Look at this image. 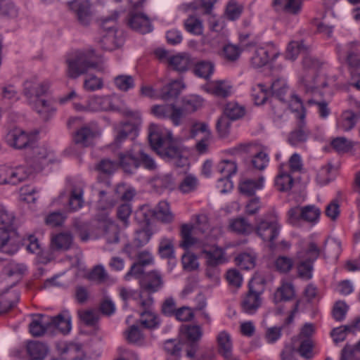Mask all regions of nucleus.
Segmentation results:
<instances>
[{
    "instance_id": "53",
    "label": "nucleus",
    "mask_w": 360,
    "mask_h": 360,
    "mask_svg": "<svg viewBox=\"0 0 360 360\" xmlns=\"http://www.w3.org/2000/svg\"><path fill=\"white\" fill-rule=\"evenodd\" d=\"M198 186V179L192 175H186L179 186V191L183 193H188L195 191Z\"/></svg>"
},
{
    "instance_id": "56",
    "label": "nucleus",
    "mask_w": 360,
    "mask_h": 360,
    "mask_svg": "<svg viewBox=\"0 0 360 360\" xmlns=\"http://www.w3.org/2000/svg\"><path fill=\"white\" fill-rule=\"evenodd\" d=\"M203 100L198 96L192 95L183 100V108L186 112H193L202 105Z\"/></svg>"
},
{
    "instance_id": "37",
    "label": "nucleus",
    "mask_w": 360,
    "mask_h": 360,
    "mask_svg": "<svg viewBox=\"0 0 360 360\" xmlns=\"http://www.w3.org/2000/svg\"><path fill=\"white\" fill-rule=\"evenodd\" d=\"M294 184V179L288 171L280 168L279 172L275 179V185L280 191H290Z\"/></svg>"
},
{
    "instance_id": "4",
    "label": "nucleus",
    "mask_w": 360,
    "mask_h": 360,
    "mask_svg": "<svg viewBox=\"0 0 360 360\" xmlns=\"http://www.w3.org/2000/svg\"><path fill=\"white\" fill-rule=\"evenodd\" d=\"M264 284V279L259 276L253 277L250 281L248 291L241 302L242 309L245 313L254 314L261 307Z\"/></svg>"
},
{
    "instance_id": "2",
    "label": "nucleus",
    "mask_w": 360,
    "mask_h": 360,
    "mask_svg": "<svg viewBox=\"0 0 360 360\" xmlns=\"http://www.w3.org/2000/svg\"><path fill=\"white\" fill-rule=\"evenodd\" d=\"M66 75L70 79H77L90 70H103L102 60L94 49L77 50L68 54L65 59Z\"/></svg>"
},
{
    "instance_id": "9",
    "label": "nucleus",
    "mask_w": 360,
    "mask_h": 360,
    "mask_svg": "<svg viewBox=\"0 0 360 360\" xmlns=\"http://www.w3.org/2000/svg\"><path fill=\"white\" fill-rule=\"evenodd\" d=\"M36 136L28 134L20 128H13L10 129L6 135V142L11 147L18 149L30 148L32 144L35 143Z\"/></svg>"
},
{
    "instance_id": "44",
    "label": "nucleus",
    "mask_w": 360,
    "mask_h": 360,
    "mask_svg": "<svg viewBox=\"0 0 360 360\" xmlns=\"http://www.w3.org/2000/svg\"><path fill=\"white\" fill-rule=\"evenodd\" d=\"M346 61L347 64L353 68L360 67V49L354 44H349L345 51Z\"/></svg>"
},
{
    "instance_id": "38",
    "label": "nucleus",
    "mask_w": 360,
    "mask_h": 360,
    "mask_svg": "<svg viewBox=\"0 0 360 360\" xmlns=\"http://www.w3.org/2000/svg\"><path fill=\"white\" fill-rule=\"evenodd\" d=\"M58 349L62 356V360H75L81 350V345L73 342H63L58 345Z\"/></svg>"
},
{
    "instance_id": "5",
    "label": "nucleus",
    "mask_w": 360,
    "mask_h": 360,
    "mask_svg": "<svg viewBox=\"0 0 360 360\" xmlns=\"http://www.w3.org/2000/svg\"><path fill=\"white\" fill-rule=\"evenodd\" d=\"M281 228L276 215L270 214L258 220L255 232L263 241L269 242V248L273 250L275 248L274 241L280 233Z\"/></svg>"
},
{
    "instance_id": "45",
    "label": "nucleus",
    "mask_w": 360,
    "mask_h": 360,
    "mask_svg": "<svg viewBox=\"0 0 360 360\" xmlns=\"http://www.w3.org/2000/svg\"><path fill=\"white\" fill-rule=\"evenodd\" d=\"M245 114V109L237 103H228L223 111V115L230 118L232 120H236L242 117Z\"/></svg>"
},
{
    "instance_id": "1",
    "label": "nucleus",
    "mask_w": 360,
    "mask_h": 360,
    "mask_svg": "<svg viewBox=\"0 0 360 360\" xmlns=\"http://www.w3.org/2000/svg\"><path fill=\"white\" fill-rule=\"evenodd\" d=\"M148 141L152 149L163 159L174 161L179 167L187 162L181 147L173 139L171 131L151 124L148 128Z\"/></svg>"
},
{
    "instance_id": "40",
    "label": "nucleus",
    "mask_w": 360,
    "mask_h": 360,
    "mask_svg": "<svg viewBox=\"0 0 360 360\" xmlns=\"http://www.w3.org/2000/svg\"><path fill=\"white\" fill-rule=\"evenodd\" d=\"M295 295L293 285L290 283H284L277 288L274 293L276 303L286 302L291 300Z\"/></svg>"
},
{
    "instance_id": "33",
    "label": "nucleus",
    "mask_w": 360,
    "mask_h": 360,
    "mask_svg": "<svg viewBox=\"0 0 360 360\" xmlns=\"http://www.w3.org/2000/svg\"><path fill=\"white\" fill-rule=\"evenodd\" d=\"M26 351L30 360H42L47 354V346L39 341L27 342Z\"/></svg>"
},
{
    "instance_id": "26",
    "label": "nucleus",
    "mask_w": 360,
    "mask_h": 360,
    "mask_svg": "<svg viewBox=\"0 0 360 360\" xmlns=\"http://www.w3.org/2000/svg\"><path fill=\"white\" fill-rule=\"evenodd\" d=\"M73 236L69 231L60 232L51 238V248L53 251H66L73 245Z\"/></svg>"
},
{
    "instance_id": "49",
    "label": "nucleus",
    "mask_w": 360,
    "mask_h": 360,
    "mask_svg": "<svg viewBox=\"0 0 360 360\" xmlns=\"http://www.w3.org/2000/svg\"><path fill=\"white\" fill-rule=\"evenodd\" d=\"M193 226L188 224H184L181 228V236L182 240L180 245L184 248L188 249L197 243L195 238L191 236Z\"/></svg>"
},
{
    "instance_id": "14",
    "label": "nucleus",
    "mask_w": 360,
    "mask_h": 360,
    "mask_svg": "<svg viewBox=\"0 0 360 360\" xmlns=\"http://www.w3.org/2000/svg\"><path fill=\"white\" fill-rule=\"evenodd\" d=\"M50 321H51V316L47 315H32L29 325L30 333L32 336L40 337L47 331L51 332Z\"/></svg>"
},
{
    "instance_id": "24",
    "label": "nucleus",
    "mask_w": 360,
    "mask_h": 360,
    "mask_svg": "<svg viewBox=\"0 0 360 360\" xmlns=\"http://www.w3.org/2000/svg\"><path fill=\"white\" fill-rule=\"evenodd\" d=\"M51 332L58 330L63 334H68L71 330V316L67 310L63 311L56 316H51Z\"/></svg>"
},
{
    "instance_id": "11",
    "label": "nucleus",
    "mask_w": 360,
    "mask_h": 360,
    "mask_svg": "<svg viewBox=\"0 0 360 360\" xmlns=\"http://www.w3.org/2000/svg\"><path fill=\"white\" fill-rule=\"evenodd\" d=\"M137 148H139V144L136 143L130 150L119 154L120 165L125 173L133 174L140 167Z\"/></svg>"
},
{
    "instance_id": "61",
    "label": "nucleus",
    "mask_w": 360,
    "mask_h": 360,
    "mask_svg": "<svg viewBox=\"0 0 360 360\" xmlns=\"http://www.w3.org/2000/svg\"><path fill=\"white\" fill-rule=\"evenodd\" d=\"M0 222L4 226L5 229L9 230V231L14 232V223L15 217L12 212H9L5 207L0 209Z\"/></svg>"
},
{
    "instance_id": "8",
    "label": "nucleus",
    "mask_w": 360,
    "mask_h": 360,
    "mask_svg": "<svg viewBox=\"0 0 360 360\" xmlns=\"http://www.w3.org/2000/svg\"><path fill=\"white\" fill-rule=\"evenodd\" d=\"M27 164L30 165L36 172L40 171L53 160V154L44 146H39L35 138V143L27 150Z\"/></svg>"
},
{
    "instance_id": "39",
    "label": "nucleus",
    "mask_w": 360,
    "mask_h": 360,
    "mask_svg": "<svg viewBox=\"0 0 360 360\" xmlns=\"http://www.w3.org/2000/svg\"><path fill=\"white\" fill-rule=\"evenodd\" d=\"M168 65L174 70L183 72L188 70L190 65L189 57L184 53H178L168 58Z\"/></svg>"
},
{
    "instance_id": "60",
    "label": "nucleus",
    "mask_w": 360,
    "mask_h": 360,
    "mask_svg": "<svg viewBox=\"0 0 360 360\" xmlns=\"http://www.w3.org/2000/svg\"><path fill=\"white\" fill-rule=\"evenodd\" d=\"M323 64L324 63L323 61L310 55L304 56L302 60L303 68L306 70L311 71L312 73L319 70Z\"/></svg>"
},
{
    "instance_id": "10",
    "label": "nucleus",
    "mask_w": 360,
    "mask_h": 360,
    "mask_svg": "<svg viewBox=\"0 0 360 360\" xmlns=\"http://www.w3.org/2000/svg\"><path fill=\"white\" fill-rule=\"evenodd\" d=\"M89 108L94 111L98 110H113L118 111L122 114L132 117L134 113L127 108H119L112 104L111 98L109 96H94L89 102Z\"/></svg>"
},
{
    "instance_id": "64",
    "label": "nucleus",
    "mask_w": 360,
    "mask_h": 360,
    "mask_svg": "<svg viewBox=\"0 0 360 360\" xmlns=\"http://www.w3.org/2000/svg\"><path fill=\"white\" fill-rule=\"evenodd\" d=\"M108 278V274L102 265H97L94 266L89 274V278L91 281L97 282L98 283H105Z\"/></svg>"
},
{
    "instance_id": "3",
    "label": "nucleus",
    "mask_w": 360,
    "mask_h": 360,
    "mask_svg": "<svg viewBox=\"0 0 360 360\" xmlns=\"http://www.w3.org/2000/svg\"><path fill=\"white\" fill-rule=\"evenodd\" d=\"M321 250L314 243H308L305 248L300 250L297 257L299 262L297 265L298 276L304 280H309L313 276L314 262L319 257Z\"/></svg>"
},
{
    "instance_id": "30",
    "label": "nucleus",
    "mask_w": 360,
    "mask_h": 360,
    "mask_svg": "<svg viewBox=\"0 0 360 360\" xmlns=\"http://www.w3.org/2000/svg\"><path fill=\"white\" fill-rule=\"evenodd\" d=\"M13 234L14 232L0 227V250L2 252L12 255L18 250V246L12 238Z\"/></svg>"
},
{
    "instance_id": "6",
    "label": "nucleus",
    "mask_w": 360,
    "mask_h": 360,
    "mask_svg": "<svg viewBox=\"0 0 360 360\" xmlns=\"http://www.w3.org/2000/svg\"><path fill=\"white\" fill-rule=\"evenodd\" d=\"M118 15L119 13L115 11L111 16L103 20V31L98 41V44L104 51H113L122 44V38L117 37V31L114 29L115 21L118 18Z\"/></svg>"
},
{
    "instance_id": "43",
    "label": "nucleus",
    "mask_w": 360,
    "mask_h": 360,
    "mask_svg": "<svg viewBox=\"0 0 360 360\" xmlns=\"http://www.w3.org/2000/svg\"><path fill=\"white\" fill-rule=\"evenodd\" d=\"M214 71V64L210 60L198 62L194 68L195 74L202 78L208 79Z\"/></svg>"
},
{
    "instance_id": "35",
    "label": "nucleus",
    "mask_w": 360,
    "mask_h": 360,
    "mask_svg": "<svg viewBox=\"0 0 360 360\" xmlns=\"http://www.w3.org/2000/svg\"><path fill=\"white\" fill-rule=\"evenodd\" d=\"M264 177L260 176L257 179H243L240 180L238 188L241 193L251 195L255 192L263 187Z\"/></svg>"
},
{
    "instance_id": "31",
    "label": "nucleus",
    "mask_w": 360,
    "mask_h": 360,
    "mask_svg": "<svg viewBox=\"0 0 360 360\" xmlns=\"http://www.w3.org/2000/svg\"><path fill=\"white\" fill-rule=\"evenodd\" d=\"M205 91L219 97H227L231 94L232 86L227 81L217 80L204 87Z\"/></svg>"
},
{
    "instance_id": "36",
    "label": "nucleus",
    "mask_w": 360,
    "mask_h": 360,
    "mask_svg": "<svg viewBox=\"0 0 360 360\" xmlns=\"http://www.w3.org/2000/svg\"><path fill=\"white\" fill-rule=\"evenodd\" d=\"M184 88V85L180 80H174L161 89L160 98L165 101L174 98Z\"/></svg>"
},
{
    "instance_id": "25",
    "label": "nucleus",
    "mask_w": 360,
    "mask_h": 360,
    "mask_svg": "<svg viewBox=\"0 0 360 360\" xmlns=\"http://www.w3.org/2000/svg\"><path fill=\"white\" fill-rule=\"evenodd\" d=\"M277 56V53L272 52L267 47H258L254 51L250 63L254 68H259L266 65L271 58L274 59Z\"/></svg>"
},
{
    "instance_id": "62",
    "label": "nucleus",
    "mask_w": 360,
    "mask_h": 360,
    "mask_svg": "<svg viewBox=\"0 0 360 360\" xmlns=\"http://www.w3.org/2000/svg\"><path fill=\"white\" fill-rule=\"evenodd\" d=\"M274 265L277 271L285 274L291 270L294 262L292 258L287 256H279L275 260Z\"/></svg>"
},
{
    "instance_id": "21",
    "label": "nucleus",
    "mask_w": 360,
    "mask_h": 360,
    "mask_svg": "<svg viewBox=\"0 0 360 360\" xmlns=\"http://www.w3.org/2000/svg\"><path fill=\"white\" fill-rule=\"evenodd\" d=\"M98 135L96 129L84 125L80 127L74 135V141L82 147H88L94 143V139Z\"/></svg>"
},
{
    "instance_id": "57",
    "label": "nucleus",
    "mask_w": 360,
    "mask_h": 360,
    "mask_svg": "<svg viewBox=\"0 0 360 360\" xmlns=\"http://www.w3.org/2000/svg\"><path fill=\"white\" fill-rule=\"evenodd\" d=\"M67 216L64 212L55 211L48 214L44 219L45 224L51 227L62 226Z\"/></svg>"
},
{
    "instance_id": "20",
    "label": "nucleus",
    "mask_w": 360,
    "mask_h": 360,
    "mask_svg": "<svg viewBox=\"0 0 360 360\" xmlns=\"http://www.w3.org/2000/svg\"><path fill=\"white\" fill-rule=\"evenodd\" d=\"M201 256L205 259L207 265L219 266L226 262L224 250L216 246L204 248Z\"/></svg>"
},
{
    "instance_id": "7",
    "label": "nucleus",
    "mask_w": 360,
    "mask_h": 360,
    "mask_svg": "<svg viewBox=\"0 0 360 360\" xmlns=\"http://www.w3.org/2000/svg\"><path fill=\"white\" fill-rule=\"evenodd\" d=\"M138 214L144 218L143 220L147 224H149L152 217L165 224L171 223L174 220V214L170 210L169 203L166 201H160L153 209H150L148 206H143Z\"/></svg>"
},
{
    "instance_id": "32",
    "label": "nucleus",
    "mask_w": 360,
    "mask_h": 360,
    "mask_svg": "<svg viewBox=\"0 0 360 360\" xmlns=\"http://www.w3.org/2000/svg\"><path fill=\"white\" fill-rule=\"evenodd\" d=\"M219 352L225 359L232 356V340L230 334L226 331H221L217 336Z\"/></svg>"
},
{
    "instance_id": "16",
    "label": "nucleus",
    "mask_w": 360,
    "mask_h": 360,
    "mask_svg": "<svg viewBox=\"0 0 360 360\" xmlns=\"http://www.w3.org/2000/svg\"><path fill=\"white\" fill-rule=\"evenodd\" d=\"M128 24L131 28L141 34L150 32L153 30L149 18L141 13L131 12Z\"/></svg>"
},
{
    "instance_id": "28",
    "label": "nucleus",
    "mask_w": 360,
    "mask_h": 360,
    "mask_svg": "<svg viewBox=\"0 0 360 360\" xmlns=\"http://www.w3.org/2000/svg\"><path fill=\"white\" fill-rule=\"evenodd\" d=\"M84 187L82 184H72L68 199L69 207L72 211H77L84 204Z\"/></svg>"
},
{
    "instance_id": "23",
    "label": "nucleus",
    "mask_w": 360,
    "mask_h": 360,
    "mask_svg": "<svg viewBox=\"0 0 360 360\" xmlns=\"http://www.w3.org/2000/svg\"><path fill=\"white\" fill-rule=\"evenodd\" d=\"M305 114H300V120H297V127L290 132L288 136V142L292 146H296L306 141L309 134L304 122Z\"/></svg>"
},
{
    "instance_id": "47",
    "label": "nucleus",
    "mask_w": 360,
    "mask_h": 360,
    "mask_svg": "<svg viewBox=\"0 0 360 360\" xmlns=\"http://www.w3.org/2000/svg\"><path fill=\"white\" fill-rule=\"evenodd\" d=\"M184 27L187 32L194 35H200L203 32L202 21L194 15H190L185 20Z\"/></svg>"
},
{
    "instance_id": "48",
    "label": "nucleus",
    "mask_w": 360,
    "mask_h": 360,
    "mask_svg": "<svg viewBox=\"0 0 360 360\" xmlns=\"http://www.w3.org/2000/svg\"><path fill=\"white\" fill-rule=\"evenodd\" d=\"M288 89L287 83L284 79H277L271 85V92L281 101H285L284 96Z\"/></svg>"
},
{
    "instance_id": "63",
    "label": "nucleus",
    "mask_w": 360,
    "mask_h": 360,
    "mask_svg": "<svg viewBox=\"0 0 360 360\" xmlns=\"http://www.w3.org/2000/svg\"><path fill=\"white\" fill-rule=\"evenodd\" d=\"M321 214L320 210L314 205L302 207V220L308 222H316Z\"/></svg>"
},
{
    "instance_id": "18",
    "label": "nucleus",
    "mask_w": 360,
    "mask_h": 360,
    "mask_svg": "<svg viewBox=\"0 0 360 360\" xmlns=\"http://www.w3.org/2000/svg\"><path fill=\"white\" fill-rule=\"evenodd\" d=\"M49 88L48 82H38L37 80H29L24 83V94L30 99V102L41 98Z\"/></svg>"
},
{
    "instance_id": "13",
    "label": "nucleus",
    "mask_w": 360,
    "mask_h": 360,
    "mask_svg": "<svg viewBox=\"0 0 360 360\" xmlns=\"http://www.w3.org/2000/svg\"><path fill=\"white\" fill-rule=\"evenodd\" d=\"M69 6L81 25L85 26L90 23L92 13L89 0H74L69 3Z\"/></svg>"
},
{
    "instance_id": "42",
    "label": "nucleus",
    "mask_w": 360,
    "mask_h": 360,
    "mask_svg": "<svg viewBox=\"0 0 360 360\" xmlns=\"http://www.w3.org/2000/svg\"><path fill=\"white\" fill-rule=\"evenodd\" d=\"M104 236L108 243H117L119 241V228L111 220H106L102 225Z\"/></svg>"
},
{
    "instance_id": "46",
    "label": "nucleus",
    "mask_w": 360,
    "mask_h": 360,
    "mask_svg": "<svg viewBox=\"0 0 360 360\" xmlns=\"http://www.w3.org/2000/svg\"><path fill=\"white\" fill-rule=\"evenodd\" d=\"M229 229L237 233L248 234L252 231L251 224L243 217L231 219Z\"/></svg>"
},
{
    "instance_id": "51",
    "label": "nucleus",
    "mask_w": 360,
    "mask_h": 360,
    "mask_svg": "<svg viewBox=\"0 0 360 360\" xmlns=\"http://www.w3.org/2000/svg\"><path fill=\"white\" fill-rule=\"evenodd\" d=\"M307 49L302 41H290L287 47L285 58L288 60H295L300 53Z\"/></svg>"
},
{
    "instance_id": "54",
    "label": "nucleus",
    "mask_w": 360,
    "mask_h": 360,
    "mask_svg": "<svg viewBox=\"0 0 360 360\" xmlns=\"http://www.w3.org/2000/svg\"><path fill=\"white\" fill-rule=\"evenodd\" d=\"M217 171L221 174V178H231L237 171L236 163L231 160H222L217 165Z\"/></svg>"
},
{
    "instance_id": "12",
    "label": "nucleus",
    "mask_w": 360,
    "mask_h": 360,
    "mask_svg": "<svg viewBox=\"0 0 360 360\" xmlns=\"http://www.w3.org/2000/svg\"><path fill=\"white\" fill-rule=\"evenodd\" d=\"M153 297L141 302L140 323L146 328H154L160 324L159 319L154 312Z\"/></svg>"
},
{
    "instance_id": "55",
    "label": "nucleus",
    "mask_w": 360,
    "mask_h": 360,
    "mask_svg": "<svg viewBox=\"0 0 360 360\" xmlns=\"http://www.w3.org/2000/svg\"><path fill=\"white\" fill-rule=\"evenodd\" d=\"M18 13V8L11 0H0V15L14 18Z\"/></svg>"
},
{
    "instance_id": "27",
    "label": "nucleus",
    "mask_w": 360,
    "mask_h": 360,
    "mask_svg": "<svg viewBox=\"0 0 360 360\" xmlns=\"http://www.w3.org/2000/svg\"><path fill=\"white\" fill-rule=\"evenodd\" d=\"M272 6L276 11L296 15L302 11V0H274Z\"/></svg>"
},
{
    "instance_id": "59",
    "label": "nucleus",
    "mask_w": 360,
    "mask_h": 360,
    "mask_svg": "<svg viewBox=\"0 0 360 360\" xmlns=\"http://www.w3.org/2000/svg\"><path fill=\"white\" fill-rule=\"evenodd\" d=\"M238 266L243 269H251L255 265V257L250 253H241L236 257Z\"/></svg>"
},
{
    "instance_id": "15",
    "label": "nucleus",
    "mask_w": 360,
    "mask_h": 360,
    "mask_svg": "<svg viewBox=\"0 0 360 360\" xmlns=\"http://www.w3.org/2000/svg\"><path fill=\"white\" fill-rule=\"evenodd\" d=\"M120 296L124 302V307H129L130 302H134L135 304L141 308V302L149 298H153L150 293L145 294L144 292L141 290H135L127 288H121L120 289Z\"/></svg>"
},
{
    "instance_id": "41",
    "label": "nucleus",
    "mask_w": 360,
    "mask_h": 360,
    "mask_svg": "<svg viewBox=\"0 0 360 360\" xmlns=\"http://www.w3.org/2000/svg\"><path fill=\"white\" fill-rule=\"evenodd\" d=\"M136 131L134 124L130 122L121 124L117 128V135L115 139L113 145L119 148L121 143L127 139L128 136Z\"/></svg>"
},
{
    "instance_id": "58",
    "label": "nucleus",
    "mask_w": 360,
    "mask_h": 360,
    "mask_svg": "<svg viewBox=\"0 0 360 360\" xmlns=\"http://www.w3.org/2000/svg\"><path fill=\"white\" fill-rule=\"evenodd\" d=\"M139 155V160L140 165H141L146 169L149 171H154L157 169L158 165L154 159L141 149V146L137 148V155Z\"/></svg>"
},
{
    "instance_id": "52",
    "label": "nucleus",
    "mask_w": 360,
    "mask_h": 360,
    "mask_svg": "<svg viewBox=\"0 0 360 360\" xmlns=\"http://www.w3.org/2000/svg\"><path fill=\"white\" fill-rule=\"evenodd\" d=\"M241 49L236 45L226 44L223 47L221 57L228 62H235L240 55Z\"/></svg>"
},
{
    "instance_id": "29",
    "label": "nucleus",
    "mask_w": 360,
    "mask_h": 360,
    "mask_svg": "<svg viewBox=\"0 0 360 360\" xmlns=\"http://www.w3.org/2000/svg\"><path fill=\"white\" fill-rule=\"evenodd\" d=\"M30 105L44 120H49L56 110L50 101L42 98L31 101Z\"/></svg>"
},
{
    "instance_id": "50",
    "label": "nucleus",
    "mask_w": 360,
    "mask_h": 360,
    "mask_svg": "<svg viewBox=\"0 0 360 360\" xmlns=\"http://www.w3.org/2000/svg\"><path fill=\"white\" fill-rule=\"evenodd\" d=\"M155 187L173 189L175 187L174 179L169 173L158 174L153 179Z\"/></svg>"
},
{
    "instance_id": "22",
    "label": "nucleus",
    "mask_w": 360,
    "mask_h": 360,
    "mask_svg": "<svg viewBox=\"0 0 360 360\" xmlns=\"http://www.w3.org/2000/svg\"><path fill=\"white\" fill-rule=\"evenodd\" d=\"M34 171V169L31 165L27 166V165L8 167V183L13 185L21 183L27 180Z\"/></svg>"
},
{
    "instance_id": "17",
    "label": "nucleus",
    "mask_w": 360,
    "mask_h": 360,
    "mask_svg": "<svg viewBox=\"0 0 360 360\" xmlns=\"http://www.w3.org/2000/svg\"><path fill=\"white\" fill-rule=\"evenodd\" d=\"M49 88L48 82H38L37 80H29L24 83V94L30 99V102L41 98Z\"/></svg>"
},
{
    "instance_id": "34",
    "label": "nucleus",
    "mask_w": 360,
    "mask_h": 360,
    "mask_svg": "<svg viewBox=\"0 0 360 360\" xmlns=\"http://www.w3.org/2000/svg\"><path fill=\"white\" fill-rule=\"evenodd\" d=\"M359 119V117L356 115L354 110H345L338 121V128L344 131H349L355 127Z\"/></svg>"
},
{
    "instance_id": "19",
    "label": "nucleus",
    "mask_w": 360,
    "mask_h": 360,
    "mask_svg": "<svg viewBox=\"0 0 360 360\" xmlns=\"http://www.w3.org/2000/svg\"><path fill=\"white\" fill-rule=\"evenodd\" d=\"M163 286L161 274L157 271L148 273L144 278L140 281V287L143 292H155Z\"/></svg>"
}]
</instances>
